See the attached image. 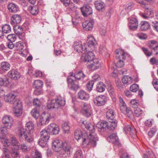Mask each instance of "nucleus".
Instances as JSON below:
<instances>
[{"label":"nucleus","mask_w":158,"mask_h":158,"mask_svg":"<svg viewBox=\"0 0 158 158\" xmlns=\"http://www.w3.org/2000/svg\"><path fill=\"white\" fill-rule=\"evenodd\" d=\"M4 100L6 102H8L13 104L15 116L18 117L22 114V104L21 101L17 100L16 96L13 94L11 93L8 94L5 96Z\"/></svg>","instance_id":"nucleus-1"},{"label":"nucleus","mask_w":158,"mask_h":158,"mask_svg":"<svg viewBox=\"0 0 158 158\" xmlns=\"http://www.w3.org/2000/svg\"><path fill=\"white\" fill-rule=\"evenodd\" d=\"M87 53H83L81 57V60L87 63L86 65L88 67L93 70L98 69L99 60L98 59H94L93 53L91 52Z\"/></svg>","instance_id":"nucleus-2"},{"label":"nucleus","mask_w":158,"mask_h":158,"mask_svg":"<svg viewBox=\"0 0 158 158\" xmlns=\"http://www.w3.org/2000/svg\"><path fill=\"white\" fill-rule=\"evenodd\" d=\"M82 125H83L85 128L89 131V135H88L87 140L92 146L95 147L96 144V138L94 137V132L95 131L94 127L93 125L89 122L86 121H83L82 123Z\"/></svg>","instance_id":"nucleus-3"},{"label":"nucleus","mask_w":158,"mask_h":158,"mask_svg":"<svg viewBox=\"0 0 158 158\" xmlns=\"http://www.w3.org/2000/svg\"><path fill=\"white\" fill-rule=\"evenodd\" d=\"M17 135L20 141H23L24 140L26 142L30 143H31L33 142V135L32 134L27 133L23 128H19Z\"/></svg>","instance_id":"nucleus-4"},{"label":"nucleus","mask_w":158,"mask_h":158,"mask_svg":"<svg viewBox=\"0 0 158 158\" xmlns=\"http://www.w3.org/2000/svg\"><path fill=\"white\" fill-rule=\"evenodd\" d=\"M65 103V100L64 99L61 97H59L57 98L53 99L51 101H49L47 106L49 109L58 108L64 106Z\"/></svg>","instance_id":"nucleus-5"},{"label":"nucleus","mask_w":158,"mask_h":158,"mask_svg":"<svg viewBox=\"0 0 158 158\" xmlns=\"http://www.w3.org/2000/svg\"><path fill=\"white\" fill-rule=\"evenodd\" d=\"M74 136L75 139L77 141L81 139L83 144L86 143L88 145L90 144L88 140H87L88 135L86 133H82L81 130L80 129L76 130L75 131Z\"/></svg>","instance_id":"nucleus-6"},{"label":"nucleus","mask_w":158,"mask_h":158,"mask_svg":"<svg viewBox=\"0 0 158 158\" xmlns=\"http://www.w3.org/2000/svg\"><path fill=\"white\" fill-rule=\"evenodd\" d=\"M13 119L9 115H6L3 117L2 119V121L4 124L3 126H2V128L1 130L2 131H5V129L6 130L10 128L12 126V122Z\"/></svg>","instance_id":"nucleus-7"},{"label":"nucleus","mask_w":158,"mask_h":158,"mask_svg":"<svg viewBox=\"0 0 158 158\" xmlns=\"http://www.w3.org/2000/svg\"><path fill=\"white\" fill-rule=\"evenodd\" d=\"M87 45L88 47H86L84 45L85 50L86 52H93L95 48L97 42L95 39L92 36L89 38Z\"/></svg>","instance_id":"nucleus-8"},{"label":"nucleus","mask_w":158,"mask_h":158,"mask_svg":"<svg viewBox=\"0 0 158 158\" xmlns=\"http://www.w3.org/2000/svg\"><path fill=\"white\" fill-rule=\"evenodd\" d=\"M99 134L104 136H105L108 134V123L105 121L100 122Z\"/></svg>","instance_id":"nucleus-9"},{"label":"nucleus","mask_w":158,"mask_h":158,"mask_svg":"<svg viewBox=\"0 0 158 158\" xmlns=\"http://www.w3.org/2000/svg\"><path fill=\"white\" fill-rule=\"evenodd\" d=\"M63 149H61L60 154L62 155L63 157H67L70 154V151L72 148L70 147L69 144L66 142L62 143V146Z\"/></svg>","instance_id":"nucleus-10"},{"label":"nucleus","mask_w":158,"mask_h":158,"mask_svg":"<svg viewBox=\"0 0 158 158\" xmlns=\"http://www.w3.org/2000/svg\"><path fill=\"white\" fill-rule=\"evenodd\" d=\"M43 85V82L40 80H36L34 81L33 85V87L35 88L34 93L35 94L38 95L41 93V88Z\"/></svg>","instance_id":"nucleus-11"},{"label":"nucleus","mask_w":158,"mask_h":158,"mask_svg":"<svg viewBox=\"0 0 158 158\" xmlns=\"http://www.w3.org/2000/svg\"><path fill=\"white\" fill-rule=\"evenodd\" d=\"M7 75L11 79L17 80L20 77L21 75L20 73L16 69H11L8 73Z\"/></svg>","instance_id":"nucleus-12"},{"label":"nucleus","mask_w":158,"mask_h":158,"mask_svg":"<svg viewBox=\"0 0 158 158\" xmlns=\"http://www.w3.org/2000/svg\"><path fill=\"white\" fill-rule=\"evenodd\" d=\"M47 131L51 135H56L59 133V128L57 125L54 123H51L48 126Z\"/></svg>","instance_id":"nucleus-13"},{"label":"nucleus","mask_w":158,"mask_h":158,"mask_svg":"<svg viewBox=\"0 0 158 158\" xmlns=\"http://www.w3.org/2000/svg\"><path fill=\"white\" fill-rule=\"evenodd\" d=\"M76 81L74 80L71 77L68 76L67 79V82L68 86L71 89L76 90L79 88V85L75 84Z\"/></svg>","instance_id":"nucleus-14"},{"label":"nucleus","mask_w":158,"mask_h":158,"mask_svg":"<svg viewBox=\"0 0 158 158\" xmlns=\"http://www.w3.org/2000/svg\"><path fill=\"white\" fill-rule=\"evenodd\" d=\"M94 23L93 19H90L89 21H85L83 22L82 26L85 31H91L93 29Z\"/></svg>","instance_id":"nucleus-15"},{"label":"nucleus","mask_w":158,"mask_h":158,"mask_svg":"<svg viewBox=\"0 0 158 158\" xmlns=\"http://www.w3.org/2000/svg\"><path fill=\"white\" fill-rule=\"evenodd\" d=\"M89 105L84 103L83 104L81 110V113L84 116L88 117L91 115L89 110Z\"/></svg>","instance_id":"nucleus-16"},{"label":"nucleus","mask_w":158,"mask_h":158,"mask_svg":"<svg viewBox=\"0 0 158 158\" xmlns=\"http://www.w3.org/2000/svg\"><path fill=\"white\" fill-rule=\"evenodd\" d=\"M7 9L9 12L12 13H16L19 11V6L15 3L11 2L7 6Z\"/></svg>","instance_id":"nucleus-17"},{"label":"nucleus","mask_w":158,"mask_h":158,"mask_svg":"<svg viewBox=\"0 0 158 158\" xmlns=\"http://www.w3.org/2000/svg\"><path fill=\"white\" fill-rule=\"evenodd\" d=\"M148 45L151 49L156 52V55L158 54V43L154 40H150L148 41Z\"/></svg>","instance_id":"nucleus-18"},{"label":"nucleus","mask_w":158,"mask_h":158,"mask_svg":"<svg viewBox=\"0 0 158 158\" xmlns=\"http://www.w3.org/2000/svg\"><path fill=\"white\" fill-rule=\"evenodd\" d=\"M59 140H56L53 141L52 143V148L53 150L56 152H59L61 149L62 143Z\"/></svg>","instance_id":"nucleus-19"},{"label":"nucleus","mask_w":158,"mask_h":158,"mask_svg":"<svg viewBox=\"0 0 158 158\" xmlns=\"http://www.w3.org/2000/svg\"><path fill=\"white\" fill-rule=\"evenodd\" d=\"M82 15L84 17H87L92 13V8L88 6H85L81 8Z\"/></svg>","instance_id":"nucleus-20"},{"label":"nucleus","mask_w":158,"mask_h":158,"mask_svg":"<svg viewBox=\"0 0 158 158\" xmlns=\"http://www.w3.org/2000/svg\"><path fill=\"white\" fill-rule=\"evenodd\" d=\"M73 47L74 50L79 53L85 51L84 47H83L81 42H75L73 44Z\"/></svg>","instance_id":"nucleus-21"},{"label":"nucleus","mask_w":158,"mask_h":158,"mask_svg":"<svg viewBox=\"0 0 158 158\" xmlns=\"http://www.w3.org/2000/svg\"><path fill=\"white\" fill-rule=\"evenodd\" d=\"M92 77L93 80L88 81L86 85V88L89 91L92 90L94 82L98 81L99 75L98 74L94 75Z\"/></svg>","instance_id":"nucleus-22"},{"label":"nucleus","mask_w":158,"mask_h":158,"mask_svg":"<svg viewBox=\"0 0 158 158\" xmlns=\"http://www.w3.org/2000/svg\"><path fill=\"white\" fill-rule=\"evenodd\" d=\"M24 130L25 131L30 134H31L34 130V124L31 122L27 123L25 126Z\"/></svg>","instance_id":"nucleus-23"},{"label":"nucleus","mask_w":158,"mask_h":158,"mask_svg":"<svg viewBox=\"0 0 158 158\" xmlns=\"http://www.w3.org/2000/svg\"><path fill=\"white\" fill-rule=\"evenodd\" d=\"M107 140L113 143H118V137L116 133H113L107 137Z\"/></svg>","instance_id":"nucleus-24"},{"label":"nucleus","mask_w":158,"mask_h":158,"mask_svg":"<svg viewBox=\"0 0 158 158\" xmlns=\"http://www.w3.org/2000/svg\"><path fill=\"white\" fill-rule=\"evenodd\" d=\"M21 20V16L20 15L15 14L13 15L11 18L10 23L12 25L19 23Z\"/></svg>","instance_id":"nucleus-25"},{"label":"nucleus","mask_w":158,"mask_h":158,"mask_svg":"<svg viewBox=\"0 0 158 158\" xmlns=\"http://www.w3.org/2000/svg\"><path fill=\"white\" fill-rule=\"evenodd\" d=\"M71 76L74 77L75 80L83 79L85 76L82 71H79L75 74L70 73Z\"/></svg>","instance_id":"nucleus-26"},{"label":"nucleus","mask_w":158,"mask_h":158,"mask_svg":"<svg viewBox=\"0 0 158 158\" xmlns=\"http://www.w3.org/2000/svg\"><path fill=\"white\" fill-rule=\"evenodd\" d=\"M116 116V112L113 109H109L106 112V118L113 121L114 117Z\"/></svg>","instance_id":"nucleus-27"},{"label":"nucleus","mask_w":158,"mask_h":158,"mask_svg":"<svg viewBox=\"0 0 158 158\" xmlns=\"http://www.w3.org/2000/svg\"><path fill=\"white\" fill-rule=\"evenodd\" d=\"M0 66V70L3 72H6L9 70L10 66L8 62L3 61L1 63Z\"/></svg>","instance_id":"nucleus-28"},{"label":"nucleus","mask_w":158,"mask_h":158,"mask_svg":"<svg viewBox=\"0 0 158 158\" xmlns=\"http://www.w3.org/2000/svg\"><path fill=\"white\" fill-rule=\"evenodd\" d=\"M15 33L18 35H21L23 33V28L22 26L17 24L13 26Z\"/></svg>","instance_id":"nucleus-29"},{"label":"nucleus","mask_w":158,"mask_h":158,"mask_svg":"<svg viewBox=\"0 0 158 158\" xmlns=\"http://www.w3.org/2000/svg\"><path fill=\"white\" fill-rule=\"evenodd\" d=\"M78 96L80 99L83 100H87L89 98V94L83 90L80 91L78 93Z\"/></svg>","instance_id":"nucleus-30"},{"label":"nucleus","mask_w":158,"mask_h":158,"mask_svg":"<svg viewBox=\"0 0 158 158\" xmlns=\"http://www.w3.org/2000/svg\"><path fill=\"white\" fill-rule=\"evenodd\" d=\"M28 9L30 13L33 15H36L39 12L38 8V6H30L28 7Z\"/></svg>","instance_id":"nucleus-31"},{"label":"nucleus","mask_w":158,"mask_h":158,"mask_svg":"<svg viewBox=\"0 0 158 158\" xmlns=\"http://www.w3.org/2000/svg\"><path fill=\"white\" fill-rule=\"evenodd\" d=\"M110 123L109 124H108V131H109L114 130L116 127L117 123V121L116 120H114L112 121H110Z\"/></svg>","instance_id":"nucleus-32"},{"label":"nucleus","mask_w":158,"mask_h":158,"mask_svg":"<svg viewBox=\"0 0 158 158\" xmlns=\"http://www.w3.org/2000/svg\"><path fill=\"white\" fill-rule=\"evenodd\" d=\"M11 143H10L12 145L15 146L14 148L16 149L17 150L19 149V145L20 143L17 141L16 137L14 136H13L11 138Z\"/></svg>","instance_id":"nucleus-33"},{"label":"nucleus","mask_w":158,"mask_h":158,"mask_svg":"<svg viewBox=\"0 0 158 158\" xmlns=\"http://www.w3.org/2000/svg\"><path fill=\"white\" fill-rule=\"evenodd\" d=\"M51 134L49 132H48L47 130L43 129L40 132V135L41 137L45 139L46 140H48L49 138V135Z\"/></svg>","instance_id":"nucleus-34"},{"label":"nucleus","mask_w":158,"mask_h":158,"mask_svg":"<svg viewBox=\"0 0 158 158\" xmlns=\"http://www.w3.org/2000/svg\"><path fill=\"white\" fill-rule=\"evenodd\" d=\"M141 26L140 29L142 31H146L148 30L150 27L148 23L146 21H142L140 23Z\"/></svg>","instance_id":"nucleus-35"},{"label":"nucleus","mask_w":158,"mask_h":158,"mask_svg":"<svg viewBox=\"0 0 158 158\" xmlns=\"http://www.w3.org/2000/svg\"><path fill=\"white\" fill-rule=\"evenodd\" d=\"M122 81L123 84H130L132 82V79L131 77L128 76H124L122 78Z\"/></svg>","instance_id":"nucleus-36"},{"label":"nucleus","mask_w":158,"mask_h":158,"mask_svg":"<svg viewBox=\"0 0 158 158\" xmlns=\"http://www.w3.org/2000/svg\"><path fill=\"white\" fill-rule=\"evenodd\" d=\"M50 117L48 116H41L40 119V122L42 125L47 124L49 121Z\"/></svg>","instance_id":"nucleus-37"},{"label":"nucleus","mask_w":158,"mask_h":158,"mask_svg":"<svg viewBox=\"0 0 158 158\" xmlns=\"http://www.w3.org/2000/svg\"><path fill=\"white\" fill-rule=\"evenodd\" d=\"M2 31L4 33L7 34L11 32V27L10 25L5 24L2 27Z\"/></svg>","instance_id":"nucleus-38"},{"label":"nucleus","mask_w":158,"mask_h":158,"mask_svg":"<svg viewBox=\"0 0 158 158\" xmlns=\"http://www.w3.org/2000/svg\"><path fill=\"white\" fill-rule=\"evenodd\" d=\"M23 48L24 44L21 41L17 42L14 46V48L16 50H22Z\"/></svg>","instance_id":"nucleus-39"},{"label":"nucleus","mask_w":158,"mask_h":158,"mask_svg":"<svg viewBox=\"0 0 158 158\" xmlns=\"http://www.w3.org/2000/svg\"><path fill=\"white\" fill-rule=\"evenodd\" d=\"M107 99L104 95H99V106H102L105 104L107 101Z\"/></svg>","instance_id":"nucleus-40"},{"label":"nucleus","mask_w":158,"mask_h":158,"mask_svg":"<svg viewBox=\"0 0 158 158\" xmlns=\"http://www.w3.org/2000/svg\"><path fill=\"white\" fill-rule=\"evenodd\" d=\"M0 141L5 146H8L10 145V143L7 138L5 136H2L0 138Z\"/></svg>","instance_id":"nucleus-41"},{"label":"nucleus","mask_w":158,"mask_h":158,"mask_svg":"<svg viewBox=\"0 0 158 158\" xmlns=\"http://www.w3.org/2000/svg\"><path fill=\"white\" fill-rule=\"evenodd\" d=\"M48 140H46L45 139L41 138L39 140L38 144L41 147L43 148L47 145V142Z\"/></svg>","instance_id":"nucleus-42"},{"label":"nucleus","mask_w":158,"mask_h":158,"mask_svg":"<svg viewBox=\"0 0 158 158\" xmlns=\"http://www.w3.org/2000/svg\"><path fill=\"white\" fill-rule=\"evenodd\" d=\"M10 83L9 79L7 78L4 79L0 77V85L7 86Z\"/></svg>","instance_id":"nucleus-43"},{"label":"nucleus","mask_w":158,"mask_h":158,"mask_svg":"<svg viewBox=\"0 0 158 158\" xmlns=\"http://www.w3.org/2000/svg\"><path fill=\"white\" fill-rule=\"evenodd\" d=\"M157 130L156 127H152L148 132V135L149 137L152 138L155 134Z\"/></svg>","instance_id":"nucleus-44"},{"label":"nucleus","mask_w":158,"mask_h":158,"mask_svg":"<svg viewBox=\"0 0 158 158\" xmlns=\"http://www.w3.org/2000/svg\"><path fill=\"white\" fill-rule=\"evenodd\" d=\"M133 6L134 4L132 3H129L126 6V8L122 11L121 13H123L125 11H126V13H128Z\"/></svg>","instance_id":"nucleus-45"},{"label":"nucleus","mask_w":158,"mask_h":158,"mask_svg":"<svg viewBox=\"0 0 158 158\" xmlns=\"http://www.w3.org/2000/svg\"><path fill=\"white\" fill-rule=\"evenodd\" d=\"M149 14L148 13L142 15V17L144 19H149L154 17L153 12L151 11L149 12Z\"/></svg>","instance_id":"nucleus-46"},{"label":"nucleus","mask_w":158,"mask_h":158,"mask_svg":"<svg viewBox=\"0 0 158 158\" xmlns=\"http://www.w3.org/2000/svg\"><path fill=\"white\" fill-rule=\"evenodd\" d=\"M31 114L35 119H37L39 116V111L36 108L32 109L31 112Z\"/></svg>","instance_id":"nucleus-47"},{"label":"nucleus","mask_w":158,"mask_h":158,"mask_svg":"<svg viewBox=\"0 0 158 158\" xmlns=\"http://www.w3.org/2000/svg\"><path fill=\"white\" fill-rule=\"evenodd\" d=\"M62 127L63 130L65 132L69 131L70 129V127L69 125L68 122H64L62 124Z\"/></svg>","instance_id":"nucleus-48"},{"label":"nucleus","mask_w":158,"mask_h":158,"mask_svg":"<svg viewBox=\"0 0 158 158\" xmlns=\"http://www.w3.org/2000/svg\"><path fill=\"white\" fill-rule=\"evenodd\" d=\"M108 92H109L111 97H114L115 95L114 91V89L113 86L108 87L107 88Z\"/></svg>","instance_id":"nucleus-49"},{"label":"nucleus","mask_w":158,"mask_h":158,"mask_svg":"<svg viewBox=\"0 0 158 158\" xmlns=\"http://www.w3.org/2000/svg\"><path fill=\"white\" fill-rule=\"evenodd\" d=\"M82 152L81 150H79L75 153L74 158H83Z\"/></svg>","instance_id":"nucleus-50"},{"label":"nucleus","mask_w":158,"mask_h":158,"mask_svg":"<svg viewBox=\"0 0 158 158\" xmlns=\"http://www.w3.org/2000/svg\"><path fill=\"white\" fill-rule=\"evenodd\" d=\"M7 38L10 41L14 42L16 39V35L14 34H11L8 35Z\"/></svg>","instance_id":"nucleus-51"},{"label":"nucleus","mask_w":158,"mask_h":158,"mask_svg":"<svg viewBox=\"0 0 158 158\" xmlns=\"http://www.w3.org/2000/svg\"><path fill=\"white\" fill-rule=\"evenodd\" d=\"M139 89V86L136 84H133L130 87V90L133 92H136Z\"/></svg>","instance_id":"nucleus-52"},{"label":"nucleus","mask_w":158,"mask_h":158,"mask_svg":"<svg viewBox=\"0 0 158 158\" xmlns=\"http://www.w3.org/2000/svg\"><path fill=\"white\" fill-rule=\"evenodd\" d=\"M19 149H21L23 151L26 152L28 151L29 149V148L27 146L24 144H21L19 145Z\"/></svg>","instance_id":"nucleus-53"},{"label":"nucleus","mask_w":158,"mask_h":158,"mask_svg":"<svg viewBox=\"0 0 158 158\" xmlns=\"http://www.w3.org/2000/svg\"><path fill=\"white\" fill-rule=\"evenodd\" d=\"M106 5L103 2H99V12H103L105 10Z\"/></svg>","instance_id":"nucleus-54"},{"label":"nucleus","mask_w":158,"mask_h":158,"mask_svg":"<svg viewBox=\"0 0 158 158\" xmlns=\"http://www.w3.org/2000/svg\"><path fill=\"white\" fill-rule=\"evenodd\" d=\"M106 86L102 82H99V92H104L106 89Z\"/></svg>","instance_id":"nucleus-55"},{"label":"nucleus","mask_w":158,"mask_h":158,"mask_svg":"<svg viewBox=\"0 0 158 158\" xmlns=\"http://www.w3.org/2000/svg\"><path fill=\"white\" fill-rule=\"evenodd\" d=\"M142 50L145 55L148 56H150L152 54V52H150L148 48L143 47Z\"/></svg>","instance_id":"nucleus-56"},{"label":"nucleus","mask_w":158,"mask_h":158,"mask_svg":"<svg viewBox=\"0 0 158 158\" xmlns=\"http://www.w3.org/2000/svg\"><path fill=\"white\" fill-rule=\"evenodd\" d=\"M11 156L13 158H19L20 156L17 150L13 151L11 153Z\"/></svg>","instance_id":"nucleus-57"},{"label":"nucleus","mask_w":158,"mask_h":158,"mask_svg":"<svg viewBox=\"0 0 158 158\" xmlns=\"http://www.w3.org/2000/svg\"><path fill=\"white\" fill-rule=\"evenodd\" d=\"M150 22H152V25L153 27V29L155 30L158 31V22L156 21H152L151 20L150 21Z\"/></svg>","instance_id":"nucleus-58"},{"label":"nucleus","mask_w":158,"mask_h":158,"mask_svg":"<svg viewBox=\"0 0 158 158\" xmlns=\"http://www.w3.org/2000/svg\"><path fill=\"white\" fill-rule=\"evenodd\" d=\"M153 85L155 89L158 91V79H154L152 81Z\"/></svg>","instance_id":"nucleus-59"},{"label":"nucleus","mask_w":158,"mask_h":158,"mask_svg":"<svg viewBox=\"0 0 158 158\" xmlns=\"http://www.w3.org/2000/svg\"><path fill=\"white\" fill-rule=\"evenodd\" d=\"M128 26L131 30H135L138 28V23H133L132 24H128Z\"/></svg>","instance_id":"nucleus-60"},{"label":"nucleus","mask_w":158,"mask_h":158,"mask_svg":"<svg viewBox=\"0 0 158 158\" xmlns=\"http://www.w3.org/2000/svg\"><path fill=\"white\" fill-rule=\"evenodd\" d=\"M134 112L137 117H139L142 113V111L140 108H137L134 110Z\"/></svg>","instance_id":"nucleus-61"},{"label":"nucleus","mask_w":158,"mask_h":158,"mask_svg":"<svg viewBox=\"0 0 158 158\" xmlns=\"http://www.w3.org/2000/svg\"><path fill=\"white\" fill-rule=\"evenodd\" d=\"M124 65L123 61L121 60H119L118 62H117L116 64V65L118 68H122L123 66Z\"/></svg>","instance_id":"nucleus-62"},{"label":"nucleus","mask_w":158,"mask_h":158,"mask_svg":"<svg viewBox=\"0 0 158 158\" xmlns=\"http://www.w3.org/2000/svg\"><path fill=\"white\" fill-rule=\"evenodd\" d=\"M153 120H147L145 123V125L147 127H151L152 125Z\"/></svg>","instance_id":"nucleus-63"},{"label":"nucleus","mask_w":158,"mask_h":158,"mask_svg":"<svg viewBox=\"0 0 158 158\" xmlns=\"http://www.w3.org/2000/svg\"><path fill=\"white\" fill-rule=\"evenodd\" d=\"M120 158H134L133 156H129L127 153L123 154L120 157Z\"/></svg>","instance_id":"nucleus-64"}]
</instances>
